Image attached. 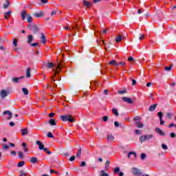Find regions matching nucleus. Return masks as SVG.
I'll return each mask as SVG.
<instances>
[{
  "mask_svg": "<svg viewBox=\"0 0 176 176\" xmlns=\"http://www.w3.org/2000/svg\"><path fill=\"white\" fill-rule=\"evenodd\" d=\"M112 113H113V115H115V116H116V118H118V116H119V112L118 111V109L113 108Z\"/></svg>",
  "mask_w": 176,
  "mask_h": 176,
  "instance_id": "nucleus-19",
  "label": "nucleus"
},
{
  "mask_svg": "<svg viewBox=\"0 0 176 176\" xmlns=\"http://www.w3.org/2000/svg\"><path fill=\"white\" fill-rule=\"evenodd\" d=\"M47 68H53V67H54V63H53L52 62H48L47 63Z\"/></svg>",
  "mask_w": 176,
  "mask_h": 176,
  "instance_id": "nucleus-28",
  "label": "nucleus"
},
{
  "mask_svg": "<svg viewBox=\"0 0 176 176\" xmlns=\"http://www.w3.org/2000/svg\"><path fill=\"white\" fill-rule=\"evenodd\" d=\"M63 67H64V66H63V65H61V63H59L58 64L57 67H56V69L61 70V69L63 68Z\"/></svg>",
  "mask_w": 176,
  "mask_h": 176,
  "instance_id": "nucleus-44",
  "label": "nucleus"
},
{
  "mask_svg": "<svg viewBox=\"0 0 176 176\" xmlns=\"http://www.w3.org/2000/svg\"><path fill=\"white\" fill-rule=\"evenodd\" d=\"M142 11H144V10L142 9H140L138 10V14H141V13H142Z\"/></svg>",
  "mask_w": 176,
  "mask_h": 176,
  "instance_id": "nucleus-61",
  "label": "nucleus"
},
{
  "mask_svg": "<svg viewBox=\"0 0 176 176\" xmlns=\"http://www.w3.org/2000/svg\"><path fill=\"white\" fill-rule=\"evenodd\" d=\"M36 144L38 146V149H40V151H43L45 145L42 144V142L37 140L36 142Z\"/></svg>",
  "mask_w": 176,
  "mask_h": 176,
  "instance_id": "nucleus-8",
  "label": "nucleus"
},
{
  "mask_svg": "<svg viewBox=\"0 0 176 176\" xmlns=\"http://www.w3.org/2000/svg\"><path fill=\"white\" fill-rule=\"evenodd\" d=\"M28 28H29V30H31L32 31H33V34H38V32H39V28H38V26H36V25L28 24Z\"/></svg>",
  "mask_w": 176,
  "mask_h": 176,
  "instance_id": "nucleus-2",
  "label": "nucleus"
},
{
  "mask_svg": "<svg viewBox=\"0 0 176 176\" xmlns=\"http://www.w3.org/2000/svg\"><path fill=\"white\" fill-rule=\"evenodd\" d=\"M26 77L31 78V69L30 67L26 69Z\"/></svg>",
  "mask_w": 176,
  "mask_h": 176,
  "instance_id": "nucleus-21",
  "label": "nucleus"
},
{
  "mask_svg": "<svg viewBox=\"0 0 176 176\" xmlns=\"http://www.w3.org/2000/svg\"><path fill=\"white\" fill-rule=\"evenodd\" d=\"M21 176H25L27 175V173L25 172H24V170H20V175Z\"/></svg>",
  "mask_w": 176,
  "mask_h": 176,
  "instance_id": "nucleus-50",
  "label": "nucleus"
},
{
  "mask_svg": "<svg viewBox=\"0 0 176 176\" xmlns=\"http://www.w3.org/2000/svg\"><path fill=\"white\" fill-rule=\"evenodd\" d=\"M30 45L33 47L38 46V43H30Z\"/></svg>",
  "mask_w": 176,
  "mask_h": 176,
  "instance_id": "nucleus-63",
  "label": "nucleus"
},
{
  "mask_svg": "<svg viewBox=\"0 0 176 176\" xmlns=\"http://www.w3.org/2000/svg\"><path fill=\"white\" fill-rule=\"evenodd\" d=\"M25 164V162L21 161L18 163V167H23Z\"/></svg>",
  "mask_w": 176,
  "mask_h": 176,
  "instance_id": "nucleus-36",
  "label": "nucleus"
},
{
  "mask_svg": "<svg viewBox=\"0 0 176 176\" xmlns=\"http://www.w3.org/2000/svg\"><path fill=\"white\" fill-rule=\"evenodd\" d=\"M60 118L63 122H69V123H74L75 122V118H73L72 116L68 114L60 116Z\"/></svg>",
  "mask_w": 176,
  "mask_h": 176,
  "instance_id": "nucleus-1",
  "label": "nucleus"
},
{
  "mask_svg": "<svg viewBox=\"0 0 176 176\" xmlns=\"http://www.w3.org/2000/svg\"><path fill=\"white\" fill-rule=\"evenodd\" d=\"M1 146L3 151H8V149H9V146L8 144H2Z\"/></svg>",
  "mask_w": 176,
  "mask_h": 176,
  "instance_id": "nucleus-29",
  "label": "nucleus"
},
{
  "mask_svg": "<svg viewBox=\"0 0 176 176\" xmlns=\"http://www.w3.org/2000/svg\"><path fill=\"white\" fill-rule=\"evenodd\" d=\"M35 17H42L43 16V12L40 11L39 12H34L33 14Z\"/></svg>",
  "mask_w": 176,
  "mask_h": 176,
  "instance_id": "nucleus-15",
  "label": "nucleus"
},
{
  "mask_svg": "<svg viewBox=\"0 0 176 176\" xmlns=\"http://www.w3.org/2000/svg\"><path fill=\"white\" fill-rule=\"evenodd\" d=\"M55 14H57V10L52 11L51 16H54Z\"/></svg>",
  "mask_w": 176,
  "mask_h": 176,
  "instance_id": "nucleus-57",
  "label": "nucleus"
},
{
  "mask_svg": "<svg viewBox=\"0 0 176 176\" xmlns=\"http://www.w3.org/2000/svg\"><path fill=\"white\" fill-rule=\"evenodd\" d=\"M140 159L142 160H145L146 159V153H142L140 155Z\"/></svg>",
  "mask_w": 176,
  "mask_h": 176,
  "instance_id": "nucleus-38",
  "label": "nucleus"
},
{
  "mask_svg": "<svg viewBox=\"0 0 176 176\" xmlns=\"http://www.w3.org/2000/svg\"><path fill=\"white\" fill-rule=\"evenodd\" d=\"M132 173L135 176H141V175H142V170L140 168L133 167L132 168Z\"/></svg>",
  "mask_w": 176,
  "mask_h": 176,
  "instance_id": "nucleus-3",
  "label": "nucleus"
},
{
  "mask_svg": "<svg viewBox=\"0 0 176 176\" xmlns=\"http://www.w3.org/2000/svg\"><path fill=\"white\" fill-rule=\"evenodd\" d=\"M10 153H11V155H12V156H16V153L14 151H10Z\"/></svg>",
  "mask_w": 176,
  "mask_h": 176,
  "instance_id": "nucleus-59",
  "label": "nucleus"
},
{
  "mask_svg": "<svg viewBox=\"0 0 176 176\" xmlns=\"http://www.w3.org/2000/svg\"><path fill=\"white\" fill-rule=\"evenodd\" d=\"M41 43H43V45L46 43V36H45V34L43 33L41 34Z\"/></svg>",
  "mask_w": 176,
  "mask_h": 176,
  "instance_id": "nucleus-13",
  "label": "nucleus"
},
{
  "mask_svg": "<svg viewBox=\"0 0 176 176\" xmlns=\"http://www.w3.org/2000/svg\"><path fill=\"white\" fill-rule=\"evenodd\" d=\"M122 101H124V102H127V104H133L134 102L133 99L127 97H122Z\"/></svg>",
  "mask_w": 176,
  "mask_h": 176,
  "instance_id": "nucleus-7",
  "label": "nucleus"
},
{
  "mask_svg": "<svg viewBox=\"0 0 176 176\" xmlns=\"http://www.w3.org/2000/svg\"><path fill=\"white\" fill-rule=\"evenodd\" d=\"M82 4L84 5V6H86V8H91V4L90 3V2L84 0L82 1Z\"/></svg>",
  "mask_w": 176,
  "mask_h": 176,
  "instance_id": "nucleus-12",
  "label": "nucleus"
},
{
  "mask_svg": "<svg viewBox=\"0 0 176 176\" xmlns=\"http://www.w3.org/2000/svg\"><path fill=\"white\" fill-rule=\"evenodd\" d=\"M157 107V104H154L149 107L148 111H150V112H153V111L156 109Z\"/></svg>",
  "mask_w": 176,
  "mask_h": 176,
  "instance_id": "nucleus-10",
  "label": "nucleus"
},
{
  "mask_svg": "<svg viewBox=\"0 0 176 176\" xmlns=\"http://www.w3.org/2000/svg\"><path fill=\"white\" fill-rule=\"evenodd\" d=\"M22 91L25 96H28V89H27V88H23Z\"/></svg>",
  "mask_w": 176,
  "mask_h": 176,
  "instance_id": "nucleus-37",
  "label": "nucleus"
},
{
  "mask_svg": "<svg viewBox=\"0 0 176 176\" xmlns=\"http://www.w3.org/2000/svg\"><path fill=\"white\" fill-rule=\"evenodd\" d=\"M157 115H158V116L160 118V120H162V119H163V113H162V111L158 112Z\"/></svg>",
  "mask_w": 176,
  "mask_h": 176,
  "instance_id": "nucleus-45",
  "label": "nucleus"
},
{
  "mask_svg": "<svg viewBox=\"0 0 176 176\" xmlns=\"http://www.w3.org/2000/svg\"><path fill=\"white\" fill-rule=\"evenodd\" d=\"M109 118L107 116H104L102 117L103 122H107Z\"/></svg>",
  "mask_w": 176,
  "mask_h": 176,
  "instance_id": "nucleus-52",
  "label": "nucleus"
},
{
  "mask_svg": "<svg viewBox=\"0 0 176 176\" xmlns=\"http://www.w3.org/2000/svg\"><path fill=\"white\" fill-rule=\"evenodd\" d=\"M140 120H141V118H140V116H136L133 118V122H135V123H137V122H140Z\"/></svg>",
  "mask_w": 176,
  "mask_h": 176,
  "instance_id": "nucleus-39",
  "label": "nucleus"
},
{
  "mask_svg": "<svg viewBox=\"0 0 176 176\" xmlns=\"http://www.w3.org/2000/svg\"><path fill=\"white\" fill-rule=\"evenodd\" d=\"M175 137H176V134L175 133L172 132L170 133V138H175Z\"/></svg>",
  "mask_w": 176,
  "mask_h": 176,
  "instance_id": "nucleus-49",
  "label": "nucleus"
},
{
  "mask_svg": "<svg viewBox=\"0 0 176 176\" xmlns=\"http://www.w3.org/2000/svg\"><path fill=\"white\" fill-rule=\"evenodd\" d=\"M11 13H12V10H10V11H8L7 12H5L4 14H6L7 16H10Z\"/></svg>",
  "mask_w": 176,
  "mask_h": 176,
  "instance_id": "nucleus-58",
  "label": "nucleus"
},
{
  "mask_svg": "<svg viewBox=\"0 0 176 176\" xmlns=\"http://www.w3.org/2000/svg\"><path fill=\"white\" fill-rule=\"evenodd\" d=\"M21 79H24V76H22L21 77H14L12 78V82L13 83H19Z\"/></svg>",
  "mask_w": 176,
  "mask_h": 176,
  "instance_id": "nucleus-5",
  "label": "nucleus"
},
{
  "mask_svg": "<svg viewBox=\"0 0 176 176\" xmlns=\"http://www.w3.org/2000/svg\"><path fill=\"white\" fill-rule=\"evenodd\" d=\"M85 166H86V162L82 161L80 164V167H85Z\"/></svg>",
  "mask_w": 176,
  "mask_h": 176,
  "instance_id": "nucleus-51",
  "label": "nucleus"
},
{
  "mask_svg": "<svg viewBox=\"0 0 176 176\" xmlns=\"http://www.w3.org/2000/svg\"><path fill=\"white\" fill-rule=\"evenodd\" d=\"M3 115H9V117L8 118V120H10V119H12V112H10V111L6 110L3 113Z\"/></svg>",
  "mask_w": 176,
  "mask_h": 176,
  "instance_id": "nucleus-9",
  "label": "nucleus"
},
{
  "mask_svg": "<svg viewBox=\"0 0 176 176\" xmlns=\"http://www.w3.org/2000/svg\"><path fill=\"white\" fill-rule=\"evenodd\" d=\"M171 68H173V65H170L169 67H165V71H167L168 72H170L171 71Z\"/></svg>",
  "mask_w": 176,
  "mask_h": 176,
  "instance_id": "nucleus-35",
  "label": "nucleus"
},
{
  "mask_svg": "<svg viewBox=\"0 0 176 176\" xmlns=\"http://www.w3.org/2000/svg\"><path fill=\"white\" fill-rule=\"evenodd\" d=\"M6 2L7 4H3V9H8V7L10 5V1H9V0H6Z\"/></svg>",
  "mask_w": 176,
  "mask_h": 176,
  "instance_id": "nucleus-25",
  "label": "nucleus"
},
{
  "mask_svg": "<svg viewBox=\"0 0 176 176\" xmlns=\"http://www.w3.org/2000/svg\"><path fill=\"white\" fill-rule=\"evenodd\" d=\"M43 151H44V152H46L47 155H52V152L49 151V148L47 147L43 148Z\"/></svg>",
  "mask_w": 176,
  "mask_h": 176,
  "instance_id": "nucleus-31",
  "label": "nucleus"
},
{
  "mask_svg": "<svg viewBox=\"0 0 176 176\" xmlns=\"http://www.w3.org/2000/svg\"><path fill=\"white\" fill-rule=\"evenodd\" d=\"M121 41H122V36L118 35V36H117V37L116 38V42L117 43H119L120 42H121Z\"/></svg>",
  "mask_w": 176,
  "mask_h": 176,
  "instance_id": "nucleus-30",
  "label": "nucleus"
},
{
  "mask_svg": "<svg viewBox=\"0 0 176 176\" xmlns=\"http://www.w3.org/2000/svg\"><path fill=\"white\" fill-rule=\"evenodd\" d=\"M110 164H111V162H109V161L106 162L105 166H104L105 170H108V167H109Z\"/></svg>",
  "mask_w": 176,
  "mask_h": 176,
  "instance_id": "nucleus-41",
  "label": "nucleus"
},
{
  "mask_svg": "<svg viewBox=\"0 0 176 176\" xmlns=\"http://www.w3.org/2000/svg\"><path fill=\"white\" fill-rule=\"evenodd\" d=\"M131 155H133V157H137V153L135 152H133V151H131L128 154V157L129 159H131Z\"/></svg>",
  "mask_w": 176,
  "mask_h": 176,
  "instance_id": "nucleus-20",
  "label": "nucleus"
},
{
  "mask_svg": "<svg viewBox=\"0 0 176 176\" xmlns=\"http://www.w3.org/2000/svg\"><path fill=\"white\" fill-rule=\"evenodd\" d=\"M146 140H152V138H153V135H144Z\"/></svg>",
  "mask_w": 176,
  "mask_h": 176,
  "instance_id": "nucleus-33",
  "label": "nucleus"
},
{
  "mask_svg": "<svg viewBox=\"0 0 176 176\" xmlns=\"http://www.w3.org/2000/svg\"><path fill=\"white\" fill-rule=\"evenodd\" d=\"M47 137H48V138H54V136L53 135V133H52V132H49L47 134Z\"/></svg>",
  "mask_w": 176,
  "mask_h": 176,
  "instance_id": "nucleus-43",
  "label": "nucleus"
},
{
  "mask_svg": "<svg viewBox=\"0 0 176 176\" xmlns=\"http://www.w3.org/2000/svg\"><path fill=\"white\" fill-rule=\"evenodd\" d=\"M109 64H110V65H115L116 67H118V65H119V64L115 60H111Z\"/></svg>",
  "mask_w": 176,
  "mask_h": 176,
  "instance_id": "nucleus-24",
  "label": "nucleus"
},
{
  "mask_svg": "<svg viewBox=\"0 0 176 176\" xmlns=\"http://www.w3.org/2000/svg\"><path fill=\"white\" fill-rule=\"evenodd\" d=\"M13 45L14 46L16 47V46H17V38H15L14 41H13Z\"/></svg>",
  "mask_w": 176,
  "mask_h": 176,
  "instance_id": "nucleus-53",
  "label": "nucleus"
},
{
  "mask_svg": "<svg viewBox=\"0 0 176 176\" xmlns=\"http://www.w3.org/2000/svg\"><path fill=\"white\" fill-rule=\"evenodd\" d=\"M49 123H50V124L51 126H56V124H57L56 123V120H54V119H50Z\"/></svg>",
  "mask_w": 176,
  "mask_h": 176,
  "instance_id": "nucleus-23",
  "label": "nucleus"
},
{
  "mask_svg": "<svg viewBox=\"0 0 176 176\" xmlns=\"http://www.w3.org/2000/svg\"><path fill=\"white\" fill-rule=\"evenodd\" d=\"M27 19L28 23H32V16L31 15H28Z\"/></svg>",
  "mask_w": 176,
  "mask_h": 176,
  "instance_id": "nucleus-40",
  "label": "nucleus"
},
{
  "mask_svg": "<svg viewBox=\"0 0 176 176\" xmlns=\"http://www.w3.org/2000/svg\"><path fill=\"white\" fill-rule=\"evenodd\" d=\"M32 41H34V36H32V35L30 34L28 36V43H29V45H31V43H32Z\"/></svg>",
  "mask_w": 176,
  "mask_h": 176,
  "instance_id": "nucleus-11",
  "label": "nucleus"
},
{
  "mask_svg": "<svg viewBox=\"0 0 176 176\" xmlns=\"http://www.w3.org/2000/svg\"><path fill=\"white\" fill-rule=\"evenodd\" d=\"M10 94V92L5 89H3L0 91V96L1 98H6V97H8V96H9Z\"/></svg>",
  "mask_w": 176,
  "mask_h": 176,
  "instance_id": "nucleus-4",
  "label": "nucleus"
},
{
  "mask_svg": "<svg viewBox=\"0 0 176 176\" xmlns=\"http://www.w3.org/2000/svg\"><path fill=\"white\" fill-rule=\"evenodd\" d=\"M135 125L138 129H142V127H144V124L141 123L140 122H136Z\"/></svg>",
  "mask_w": 176,
  "mask_h": 176,
  "instance_id": "nucleus-22",
  "label": "nucleus"
},
{
  "mask_svg": "<svg viewBox=\"0 0 176 176\" xmlns=\"http://www.w3.org/2000/svg\"><path fill=\"white\" fill-rule=\"evenodd\" d=\"M166 116L168 118V119L171 120L172 117H171V113H166Z\"/></svg>",
  "mask_w": 176,
  "mask_h": 176,
  "instance_id": "nucleus-54",
  "label": "nucleus"
},
{
  "mask_svg": "<svg viewBox=\"0 0 176 176\" xmlns=\"http://www.w3.org/2000/svg\"><path fill=\"white\" fill-rule=\"evenodd\" d=\"M128 61H129V63H133L135 62V60H134V58H133L132 56H129L128 58Z\"/></svg>",
  "mask_w": 176,
  "mask_h": 176,
  "instance_id": "nucleus-47",
  "label": "nucleus"
},
{
  "mask_svg": "<svg viewBox=\"0 0 176 176\" xmlns=\"http://www.w3.org/2000/svg\"><path fill=\"white\" fill-rule=\"evenodd\" d=\"M145 141H146V139L145 138V135H142L140 138V142H145Z\"/></svg>",
  "mask_w": 176,
  "mask_h": 176,
  "instance_id": "nucleus-34",
  "label": "nucleus"
},
{
  "mask_svg": "<svg viewBox=\"0 0 176 176\" xmlns=\"http://www.w3.org/2000/svg\"><path fill=\"white\" fill-rule=\"evenodd\" d=\"M125 93H127V89L122 90V91H118V94H125Z\"/></svg>",
  "mask_w": 176,
  "mask_h": 176,
  "instance_id": "nucleus-48",
  "label": "nucleus"
},
{
  "mask_svg": "<svg viewBox=\"0 0 176 176\" xmlns=\"http://www.w3.org/2000/svg\"><path fill=\"white\" fill-rule=\"evenodd\" d=\"M137 85V80L132 79V86H135Z\"/></svg>",
  "mask_w": 176,
  "mask_h": 176,
  "instance_id": "nucleus-55",
  "label": "nucleus"
},
{
  "mask_svg": "<svg viewBox=\"0 0 176 176\" xmlns=\"http://www.w3.org/2000/svg\"><path fill=\"white\" fill-rule=\"evenodd\" d=\"M54 113H50V114H49V118H54Z\"/></svg>",
  "mask_w": 176,
  "mask_h": 176,
  "instance_id": "nucleus-60",
  "label": "nucleus"
},
{
  "mask_svg": "<svg viewBox=\"0 0 176 176\" xmlns=\"http://www.w3.org/2000/svg\"><path fill=\"white\" fill-rule=\"evenodd\" d=\"M113 140H115V137L113 135L109 134L107 135V141H109L110 142H113Z\"/></svg>",
  "mask_w": 176,
  "mask_h": 176,
  "instance_id": "nucleus-16",
  "label": "nucleus"
},
{
  "mask_svg": "<svg viewBox=\"0 0 176 176\" xmlns=\"http://www.w3.org/2000/svg\"><path fill=\"white\" fill-rule=\"evenodd\" d=\"M100 176H109V175H108V173H103L100 174Z\"/></svg>",
  "mask_w": 176,
  "mask_h": 176,
  "instance_id": "nucleus-64",
  "label": "nucleus"
},
{
  "mask_svg": "<svg viewBox=\"0 0 176 176\" xmlns=\"http://www.w3.org/2000/svg\"><path fill=\"white\" fill-rule=\"evenodd\" d=\"M18 156L19 159H21L22 160L24 159V155L23 154V152L19 151L18 152Z\"/></svg>",
  "mask_w": 176,
  "mask_h": 176,
  "instance_id": "nucleus-27",
  "label": "nucleus"
},
{
  "mask_svg": "<svg viewBox=\"0 0 176 176\" xmlns=\"http://www.w3.org/2000/svg\"><path fill=\"white\" fill-rule=\"evenodd\" d=\"M175 125H176V124H174V123H171V124H169L168 127H169V128L175 127Z\"/></svg>",
  "mask_w": 176,
  "mask_h": 176,
  "instance_id": "nucleus-62",
  "label": "nucleus"
},
{
  "mask_svg": "<svg viewBox=\"0 0 176 176\" xmlns=\"http://www.w3.org/2000/svg\"><path fill=\"white\" fill-rule=\"evenodd\" d=\"M120 172V167H116L113 170L114 174H118Z\"/></svg>",
  "mask_w": 176,
  "mask_h": 176,
  "instance_id": "nucleus-32",
  "label": "nucleus"
},
{
  "mask_svg": "<svg viewBox=\"0 0 176 176\" xmlns=\"http://www.w3.org/2000/svg\"><path fill=\"white\" fill-rule=\"evenodd\" d=\"M80 155H82V148H80L78 149V153L76 155V157H78V159H80Z\"/></svg>",
  "mask_w": 176,
  "mask_h": 176,
  "instance_id": "nucleus-26",
  "label": "nucleus"
},
{
  "mask_svg": "<svg viewBox=\"0 0 176 176\" xmlns=\"http://www.w3.org/2000/svg\"><path fill=\"white\" fill-rule=\"evenodd\" d=\"M22 135H27L28 134V129L27 128L21 130Z\"/></svg>",
  "mask_w": 176,
  "mask_h": 176,
  "instance_id": "nucleus-18",
  "label": "nucleus"
},
{
  "mask_svg": "<svg viewBox=\"0 0 176 176\" xmlns=\"http://www.w3.org/2000/svg\"><path fill=\"white\" fill-rule=\"evenodd\" d=\"M30 162L32 164H35L36 163L38 162V158L35 157H32L30 158Z\"/></svg>",
  "mask_w": 176,
  "mask_h": 176,
  "instance_id": "nucleus-17",
  "label": "nucleus"
},
{
  "mask_svg": "<svg viewBox=\"0 0 176 176\" xmlns=\"http://www.w3.org/2000/svg\"><path fill=\"white\" fill-rule=\"evenodd\" d=\"M21 19L23 21L25 20V16H28L27 14V11L23 10L21 13Z\"/></svg>",
  "mask_w": 176,
  "mask_h": 176,
  "instance_id": "nucleus-14",
  "label": "nucleus"
},
{
  "mask_svg": "<svg viewBox=\"0 0 176 176\" xmlns=\"http://www.w3.org/2000/svg\"><path fill=\"white\" fill-rule=\"evenodd\" d=\"M162 149H164V151H167V149H168V146H167L165 144H162Z\"/></svg>",
  "mask_w": 176,
  "mask_h": 176,
  "instance_id": "nucleus-46",
  "label": "nucleus"
},
{
  "mask_svg": "<svg viewBox=\"0 0 176 176\" xmlns=\"http://www.w3.org/2000/svg\"><path fill=\"white\" fill-rule=\"evenodd\" d=\"M69 162H74L75 160V155H72L69 159Z\"/></svg>",
  "mask_w": 176,
  "mask_h": 176,
  "instance_id": "nucleus-56",
  "label": "nucleus"
},
{
  "mask_svg": "<svg viewBox=\"0 0 176 176\" xmlns=\"http://www.w3.org/2000/svg\"><path fill=\"white\" fill-rule=\"evenodd\" d=\"M155 132L159 134L161 137L166 136V133L163 132L160 128H155Z\"/></svg>",
  "mask_w": 176,
  "mask_h": 176,
  "instance_id": "nucleus-6",
  "label": "nucleus"
},
{
  "mask_svg": "<svg viewBox=\"0 0 176 176\" xmlns=\"http://www.w3.org/2000/svg\"><path fill=\"white\" fill-rule=\"evenodd\" d=\"M114 126L115 127H122V125L118 121L114 122Z\"/></svg>",
  "mask_w": 176,
  "mask_h": 176,
  "instance_id": "nucleus-42",
  "label": "nucleus"
}]
</instances>
